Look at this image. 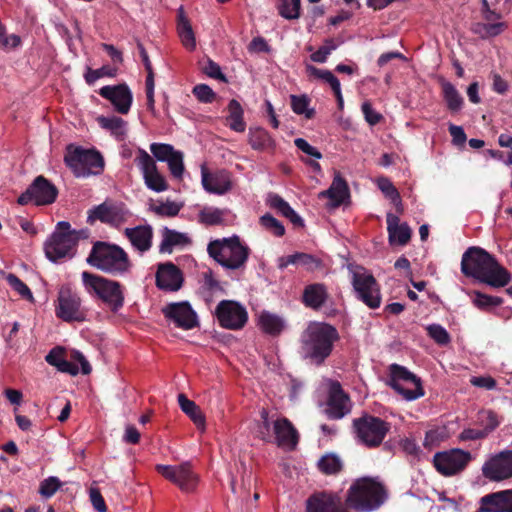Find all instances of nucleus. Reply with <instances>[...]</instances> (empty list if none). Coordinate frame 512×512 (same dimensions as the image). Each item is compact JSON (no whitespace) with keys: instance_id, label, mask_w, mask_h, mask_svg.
<instances>
[{"instance_id":"f257e3e1","label":"nucleus","mask_w":512,"mask_h":512,"mask_svg":"<svg viewBox=\"0 0 512 512\" xmlns=\"http://www.w3.org/2000/svg\"><path fill=\"white\" fill-rule=\"evenodd\" d=\"M461 271L493 288H502L512 279L511 273L496 258L480 247H470L462 255Z\"/></svg>"},{"instance_id":"f03ea898","label":"nucleus","mask_w":512,"mask_h":512,"mask_svg":"<svg viewBox=\"0 0 512 512\" xmlns=\"http://www.w3.org/2000/svg\"><path fill=\"white\" fill-rule=\"evenodd\" d=\"M337 329L327 323H311L302 334L304 358L317 366L331 355L334 343L339 340Z\"/></svg>"},{"instance_id":"7ed1b4c3","label":"nucleus","mask_w":512,"mask_h":512,"mask_svg":"<svg viewBox=\"0 0 512 512\" xmlns=\"http://www.w3.org/2000/svg\"><path fill=\"white\" fill-rule=\"evenodd\" d=\"M86 261L90 266L112 276H123L132 267L129 256L123 248L104 241L93 243Z\"/></svg>"},{"instance_id":"20e7f679","label":"nucleus","mask_w":512,"mask_h":512,"mask_svg":"<svg viewBox=\"0 0 512 512\" xmlns=\"http://www.w3.org/2000/svg\"><path fill=\"white\" fill-rule=\"evenodd\" d=\"M207 252L219 265L231 271L244 270L250 255L249 247L242 244L237 235L210 241Z\"/></svg>"},{"instance_id":"39448f33","label":"nucleus","mask_w":512,"mask_h":512,"mask_svg":"<svg viewBox=\"0 0 512 512\" xmlns=\"http://www.w3.org/2000/svg\"><path fill=\"white\" fill-rule=\"evenodd\" d=\"M88 237V229L75 230L71 226H56V230L44 243L45 255L52 262L71 258L76 252L78 241Z\"/></svg>"},{"instance_id":"423d86ee","label":"nucleus","mask_w":512,"mask_h":512,"mask_svg":"<svg viewBox=\"0 0 512 512\" xmlns=\"http://www.w3.org/2000/svg\"><path fill=\"white\" fill-rule=\"evenodd\" d=\"M385 500L383 486L369 478L357 480L348 490L346 505L360 512H371Z\"/></svg>"},{"instance_id":"0eeeda50","label":"nucleus","mask_w":512,"mask_h":512,"mask_svg":"<svg viewBox=\"0 0 512 512\" xmlns=\"http://www.w3.org/2000/svg\"><path fill=\"white\" fill-rule=\"evenodd\" d=\"M82 281L86 291L100 299L112 312H118L124 305L122 285L103 276L82 272Z\"/></svg>"},{"instance_id":"6e6552de","label":"nucleus","mask_w":512,"mask_h":512,"mask_svg":"<svg viewBox=\"0 0 512 512\" xmlns=\"http://www.w3.org/2000/svg\"><path fill=\"white\" fill-rule=\"evenodd\" d=\"M64 162L76 177L98 175L104 168V159L98 151L74 145L67 147Z\"/></svg>"},{"instance_id":"1a4fd4ad","label":"nucleus","mask_w":512,"mask_h":512,"mask_svg":"<svg viewBox=\"0 0 512 512\" xmlns=\"http://www.w3.org/2000/svg\"><path fill=\"white\" fill-rule=\"evenodd\" d=\"M353 429L359 442L369 448H376L382 444L391 424L379 417L364 414L353 420Z\"/></svg>"},{"instance_id":"9d476101","label":"nucleus","mask_w":512,"mask_h":512,"mask_svg":"<svg viewBox=\"0 0 512 512\" xmlns=\"http://www.w3.org/2000/svg\"><path fill=\"white\" fill-rule=\"evenodd\" d=\"M389 372L387 384L405 400H416L424 395L420 378L406 367L393 363L389 366Z\"/></svg>"},{"instance_id":"9b49d317","label":"nucleus","mask_w":512,"mask_h":512,"mask_svg":"<svg viewBox=\"0 0 512 512\" xmlns=\"http://www.w3.org/2000/svg\"><path fill=\"white\" fill-rule=\"evenodd\" d=\"M348 269L352 272V286L356 292L357 298L361 300L370 309H377L381 305L380 286L374 276L368 273L363 267L352 269V265H348Z\"/></svg>"},{"instance_id":"f8f14e48","label":"nucleus","mask_w":512,"mask_h":512,"mask_svg":"<svg viewBox=\"0 0 512 512\" xmlns=\"http://www.w3.org/2000/svg\"><path fill=\"white\" fill-rule=\"evenodd\" d=\"M58 195V189L44 176H37L19 198L18 203L26 205L32 203L36 206L52 204Z\"/></svg>"},{"instance_id":"ddd939ff","label":"nucleus","mask_w":512,"mask_h":512,"mask_svg":"<svg viewBox=\"0 0 512 512\" xmlns=\"http://www.w3.org/2000/svg\"><path fill=\"white\" fill-rule=\"evenodd\" d=\"M156 471L187 493L194 491L198 483V476L192 471L189 462L174 466L158 464Z\"/></svg>"},{"instance_id":"4468645a","label":"nucleus","mask_w":512,"mask_h":512,"mask_svg":"<svg viewBox=\"0 0 512 512\" xmlns=\"http://www.w3.org/2000/svg\"><path fill=\"white\" fill-rule=\"evenodd\" d=\"M215 314L221 327L230 330H239L248 320L246 309L238 302L222 300L218 303Z\"/></svg>"},{"instance_id":"2eb2a0df","label":"nucleus","mask_w":512,"mask_h":512,"mask_svg":"<svg viewBox=\"0 0 512 512\" xmlns=\"http://www.w3.org/2000/svg\"><path fill=\"white\" fill-rule=\"evenodd\" d=\"M56 316L65 322H83L86 319L85 312L81 309V299L69 288H62L58 295Z\"/></svg>"},{"instance_id":"dca6fc26","label":"nucleus","mask_w":512,"mask_h":512,"mask_svg":"<svg viewBox=\"0 0 512 512\" xmlns=\"http://www.w3.org/2000/svg\"><path fill=\"white\" fill-rule=\"evenodd\" d=\"M471 460V454L461 449L438 452L433 457L436 470L444 476H451L462 471Z\"/></svg>"},{"instance_id":"f3484780","label":"nucleus","mask_w":512,"mask_h":512,"mask_svg":"<svg viewBox=\"0 0 512 512\" xmlns=\"http://www.w3.org/2000/svg\"><path fill=\"white\" fill-rule=\"evenodd\" d=\"M482 474L490 481H502L512 477V450H504L492 456L482 467Z\"/></svg>"},{"instance_id":"a211bd4d","label":"nucleus","mask_w":512,"mask_h":512,"mask_svg":"<svg viewBox=\"0 0 512 512\" xmlns=\"http://www.w3.org/2000/svg\"><path fill=\"white\" fill-rule=\"evenodd\" d=\"M87 221L120 224L129 221V213L123 204L105 201L89 211Z\"/></svg>"},{"instance_id":"6ab92c4d","label":"nucleus","mask_w":512,"mask_h":512,"mask_svg":"<svg viewBox=\"0 0 512 512\" xmlns=\"http://www.w3.org/2000/svg\"><path fill=\"white\" fill-rule=\"evenodd\" d=\"M166 319L171 320L175 325L184 330H190L198 326L196 312L188 302H174L162 308Z\"/></svg>"},{"instance_id":"aec40b11","label":"nucleus","mask_w":512,"mask_h":512,"mask_svg":"<svg viewBox=\"0 0 512 512\" xmlns=\"http://www.w3.org/2000/svg\"><path fill=\"white\" fill-rule=\"evenodd\" d=\"M135 161L143 173L148 188L156 192L167 189V183L164 177L158 172L155 161L144 149H138V155Z\"/></svg>"},{"instance_id":"412c9836","label":"nucleus","mask_w":512,"mask_h":512,"mask_svg":"<svg viewBox=\"0 0 512 512\" xmlns=\"http://www.w3.org/2000/svg\"><path fill=\"white\" fill-rule=\"evenodd\" d=\"M155 282L160 290L176 292L183 286L184 275L178 266L167 261L158 264Z\"/></svg>"},{"instance_id":"4be33fe9","label":"nucleus","mask_w":512,"mask_h":512,"mask_svg":"<svg viewBox=\"0 0 512 512\" xmlns=\"http://www.w3.org/2000/svg\"><path fill=\"white\" fill-rule=\"evenodd\" d=\"M99 94L109 100L118 113L127 114L129 112L133 96L126 84L104 86L99 90Z\"/></svg>"},{"instance_id":"5701e85b","label":"nucleus","mask_w":512,"mask_h":512,"mask_svg":"<svg viewBox=\"0 0 512 512\" xmlns=\"http://www.w3.org/2000/svg\"><path fill=\"white\" fill-rule=\"evenodd\" d=\"M307 512H348L341 497L333 492H320L307 499Z\"/></svg>"},{"instance_id":"b1692460","label":"nucleus","mask_w":512,"mask_h":512,"mask_svg":"<svg viewBox=\"0 0 512 512\" xmlns=\"http://www.w3.org/2000/svg\"><path fill=\"white\" fill-rule=\"evenodd\" d=\"M202 185L209 193L223 195L232 189L231 174L227 170H217L210 173L203 165L201 167Z\"/></svg>"},{"instance_id":"393cba45","label":"nucleus","mask_w":512,"mask_h":512,"mask_svg":"<svg viewBox=\"0 0 512 512\" xmlns=\"http://www.w3.org/2000/svg\"><path fill=\"white\" fill-rule=\"evenodd\" d=\"M319 199H327L328 208H337L349 198V187L346 180L336 173L333 181L327 190L318 194Z\"/></svg>"},{"instance_id":"a878e982","label":"nucleus","mask_w":512,"mask_h":512,"mask_svg":"<svg viewBox=\"0 0 512 512\" xmlns=\"http://www.w3.org/2000/svg\"><path fill=\"white\" fill-rule=\"evenodd\" d=\"M349 397L341 385L336 382L331 385L327 401L326 413L330 419H341L350 409L348 407Z\"/></svg>"},{"instance_id":"bb28decb","label":"nucleus","mask_w":512,"mask_h":512,"mask_svg":"<svg viewBox=\"0 0 512 512\" xmlns=\"http://www.w3.org/2000/svg\"><path fill=\"white\" fill-rule=\"evenodd\" d=\"M480 502L483 511L512 512V489L487 494Z\"/></svg>"},{"instance_id":"cd10ccee","label":"nucleus","mask_w":512,"mask_h":512,"mask_svg":"<svg viewBox=\"0 0 512 512\" xmlns=\"http://www.w3.org/2000/svg\"><path fill=\"white\" fill-rule=\"evenodd\" d=\"M274 438L279 446L294 449L299 441V435L293 424L287 418H281L273 423Z\"/></svg>"},{"instance_id":"c85d7f7f","label":"nucleus","mask_w":512,"mask_h":512,"mask_svg":"<svg viewBox=\"0 0 512 512\" xmlns=\"http://www.w3.org/2000/svg\"><path fill=\"white\" fill-rule=\"evenodd\" d=\"M329 298L327 287L324 283H311L305 286L302 294V302L305 307L315 311L320 310Z\"/></svg>"},{"instance_id":"c756f323","label":"nucleus","mask_w":512,"mask_h":512,"mask_svg":"<svg viewBox=\"0 0 512 512\" xmlns=\"http://www.w3.org/2000/svg\"><path fill=\"white\" fill-rule=\"evenodd\" d=\"M124 234L131 245L141 253L148 251L152 247L153 231L151 226L127 227Z\"/></svg>"},{"instance_id":"7c9ffc66","label":"nucleus","mask_w":512,"mask_h":512,"mask_svg":"<svg viewBox=\"0 0 512 512\" xmlns=\"http://www.w3.org/2000/svg\"><path fill=\"white\" fill-rule=\"evenodd\" d=\"M163 238L159 246L162 253H172L174 248H183L191 243L186 233L171 230L167 227L163 230Z\"/></svg>"},{"instance_id":"2f4dec72","label":"nucleus","mask_w":512,"mask_h":512,"mask_svg":"<svg viewBox=\"0 0 512 512\" xmlns=\"http://www.w3.org/2000/svg\"><path fill=\"white\" fill-rule=\"evenodd\" d=\"M248 142L250 146L257 151L273 152L275 150V140L271 135L261 127L249 129Z\"/></svg>"},{"instance_id":"473e14b6","label":"nucleus","mask_w":512,"mask_h":512,"mask_svg":"<svg viewBox=\"0 0 512 512\" xmlns=\"http://www.w3.org/2000/svg\"><path fill=\"white\" fill-rule=\"evenodd\" d=\"M138 49H139L142 61L144 63L145 69L147 71V77H146L147 107H148V110L154 114L155 113L154 72H153V68H152V64L150 62L149 56H148L144 46L141 43H138Z\"/></svg>"},{"instance_id":"72a5a7b5","label":"nucleus","mask_w":512,"mask_h":512,"mask_svg":"<svg viewBox=\"0 0 512 512\" xmlns=\"http://www.w3.org/2000/svg\"><path fill=\"white\" fill-rule=\"evenodd\" d=\"M177 30L183 46L189 51L196 48L195 34L192 29L191 23L185 15L183 7L178 9V25Z\"/></svg>"},{"instance_id":"f704fd0d","label":"nucleus","mask_w":512,"mask_h":512,"mask_svg":"<svg viewBox=\"0 0 512 512\" xmlns=\"http://www.w3.org/2000/svg\"><path fill=\"white\" fill-rule=\"evenodd\" d=\"M227 111L228 115L226 121L229 128L238 133L244 132L246 123L244 121V111L241 104L236 99H232L228 103Z\"/></svg>"},{"instance_id":"c9c22d12","label":"nucleus","mask_w":512,"mask_h":512,"mask_svg":"<svg viewBox=\"0 0 512 512\" xmlns=\"http://www.w3.org/2000/svg\"><path fill=\"white\" fill-rule=\"evenodd\" d=\"M178 404L181 410L191 419V421L201 429L205 427V416L196 403L187 398L183 393L178 395Z\"/></svg>"},{"instance_id":"e433bc0d","label":"nucleus","mask_w":512,"mask_h":512,"mask_svg":"<svg viewBox=\"0 0 512 512\" xmlns=\"http://www.w3.org/2000/svg\"><path fill=\"white\" fill-rule=\"evenodd\" d=\"M439 83L441 85L442 95L447 104V108L451 112H458L463 106V98L460 93L451 82L447 81L443 77L439 78Z\"/></svg>"},{"instance_id":"4c0bfd02","label":"nucleus","mask_w":512,"mask_h":512,"mask_svg":"<svg viewBox=\"0 0 512 512\" xmlns=\"http://www.w3.org/2000/svg\"><path fill=\"white\" fill-rule=\"evenodd\" d=\"M268 202L270 207L275 209L279 214L285 217L292 224H302L299 215L291 208V206L279 195H269Z\"/></svg>"},{"instance_id":"58836bf2","label":"nucleus","mask_w":512,"mask_h":512,"mask_svg":"<svg viewBox=\"0 0 512 512\" xmlns=\"http://www.w3.org/2000/svg\"><path fill=\"white\" fill-rule=\"evenodd\" d=\"M259 323L265 333L273 336L279 335L284 329L283 319L276 314L266 311L261 313Z\"/></svg>"},{"instance_id":"ea45409f","label":"nucleus","mask_w":512,"mask_h":512,"mask_svg":"<svg viewBox=\"0 0 512 512\" xmlns=\"http://www.w3.org/2000/svg\"><path fill=\"white\" fill-rule=\"evenodd\" d=\"M387 230L391 246H405L412 236V230L409 226H387Z\"/></svg>"},{"instance_id":"a19ab883","label":"nucleus","mask_w":512,"mask_h":512,"mask_svg":"<svg viewBox=\"0 0 512 512\" xmlns=\"http://www.w3.org/2000/svg\"><path fill=\"white\" fill-rule=\"evenodd\" d=\"M317 466L323 474L335 475L342 470L343 463L337 455L329 453L319 459Z\"/></svg>"},{"instance_id":"79ce46f5","label":"nucleus","mask_w":512,"mask_h":512,"mask_svg":"<svg viewBox=\"0 0 512 512\" xmlns=\"http://www.w3.org/2000/svg\"><path fill=\"white\" fill-rule=\"evenodd\" d=\"M97 122L101 126V128L110 131L111 134L117 137H123L125 135L126 121H124L120 117L99 116L97 118Z\"/></svg>"},{"instance_id":"37998d69","label":"nucleus","mask_w":512,"mask_h":512,"mask_svg":"<svg viewBox=\"0 0 512 512\" xmlns=\"http://www.w3.org/2000/svg\"><path fill=\"white\" fill-rule=\"evenodd\" d=\"M472 302L478 309L489 311L493 307L502 305L504 300L498 296H491L479 291H475L473 293Z\"/></svg>"},{"instance_id":"c03bdc74","label":"nucleus","mask_w":512,"mask_h":512,"mask_svg":"<svg viewBox=\"0 0 512 512\" xmlns=\"http://www.w3.org/2000/svg\"><path fill=\"white\" fill-rule=\"evenodd\" d=\"M279 14L288 20L298 19L300 17L301 0H279Z\"/></svg>"},{"instance_id":"a18cd8bd","label":"nucleus","mask_w":512,"mask_h":512,"mask_svg":"<svg viewBox=\"0 0 512 512\" xmlns=\"http://www.w3.org/2000/svg\"><path fill=\"white\" fill-rule=\"evenodd\" d=\"M342 43V40H335L333 38H327L324 40V44L319 47L317 51L311 54L310 58L313 62L324 63L326 62L330 53L337 49Z\"/></svg>"},{"instance_id":"49530a36","label":"nucleus","mask_w":512,"mask_h":512,"mask_svg":"<svg viewBox=\"0 0 512 512\" xmlns=\"http://www.w3.org/2000/svg\"><path fill=\"white\" fill-rule=\"evenodd\" d=\"M291 107L294 113L298 115H305L307 119L314 117V109H309V98L306 95L296 96L291 95Z\"/></svg>"},{"instance_id":"de8ad7c7","label":"nucleus","mask_w":512,"mask_h":512,"mask_svg":"<svg viewBox=\"0 0 512 512\" xmlns=\"http://www.w3.org/2000/svg\"><path fill=\"white\" fill-rule=\"evenodd\" d=\"M117 71V68L108 65H104L99 69L87 67L84 78L88 84H93L96 80L102 77H115L117 75Z\"/></svg>"},{"instance_id":"09e8293b","label":"nucleus","mask_w":512,"mask_h":512,"mask_svg":"<svg viewBox=\"0 0 512 512\" xmlns=\"http://www.w3.org/2000/svg\"><path fill=\"white\" fill-rule=\"evenodd\" d=\"M306 71L309 76H313L317 79L323 80L330 85L331 88H338V78L329 70L319 69L313 65H307Z\"/></svg>"},{"instance_id":"8fccbe9b","label":"nucleus","mask_w":512,"mask_h":512,"mask_svg":"<svg viewBox=\"0 0 512 512\" xmlns=\"http://www.w3.org/2000/svg\"><path fill=\"white\" fill-rule=\"evenodd\" d=\"M6 280H7L8 284L16 292H18L22 298H24L30 302L34 301V297H33V294L31 292L30 288L19 277H17L15 274L9 273L6 277Z\"/></svg>"},{"instance_id":"3c124183","label":"nucleus","mask_w":512,"mask_h":512,"mask_svg":"<svg viewBox=\"0 0 512 512\" xmlns=\"http://www.w3.org/2000/svg\"><path fill=\"white\" fill-rule=\"evenodd\" d=\"M427 334L438 345L445 346L450 343L451 337L447 330L440 324H431L426 328Z\"/></svg>"},{"instance_id":"603ef678","label":"nucleus","mask_w":512,"mask_h":512,"mask_svg":"<svg viewBox=\"0 0 512 512\" xmlns=\"http://www.w3.org/2000/svg\"><path fill=\"white\" fill-rule=\"evenodd\" d=\"M261 421L258 424L257 435L260 439L266 442H271L274 432H271V422L269 420L268 411L262 409L260 412Z\"/></svg>"},{"instance_id":"864d4df0","label":"nucleus","mask_w":512,"mask_h":512,"mask_svg":"<svg viewBox=\"0 0 512 512\" xmlns=\"http://www.w3.org/2000/svg\"><path fill=\"white\" fill-rule=\"evenodd\" d=\"M61 486L62 483L57 477L50 476L40 483L39 493L44 498H50L58 491V489H60Z\"/></svg>"},{"instance_id":"5fc2aeb1","label":"nucleus","mask_w":512,"mask_h":512,"mask_svg":"<svg viewBox=\"0 0 512 512\" xmlns=\"http://www.w3.org/2000/svg\"><path fill=\"white\" fill-rule=\"evenodd\" d=\"M229 213L219 209H206L201 213V221L204 224H220L229 219L226 217Z\"/></svg>"},{"instance_id":"6e6d98bb","label":"nucleus","mask_w":512,"mask_h":512,"mask_svg":"<svg viewBox=\"0 0 512 512\" xmlns=\"http://www.w3.org/2000/svg\"><path fill=\"white\" fill-rule=\"evenodd\" d=\"M378 186L380 190L388 197L392 203L396 206L401 204L400 194L393 185V183L387 178H381L378 181Z\"/></svg>"},{"instance_id":"4d7b16f0","label":"nucleus","mask_w":512,"mask_h":512,"mask_svg":"<svg viewBox=\"0 0 512 512\" xmlns=\"http://www.w3.org/2000/svg\"><path fill=\"white\" fill-rule=\"evenodd\" d=\"M298 265L305 267L308 271H315L323 266L320 258L303 252H298Z\"/></svg>"},{"instance_id":"13d9d810","label":"nucleus","mask_w":512,"mask_h":512,"mask_svg":"<svg viewBox=\"0 0 512 512\" xmlns=\"http://www.w3.org/2000/svg\"><path fill=\"white\" fill-rule=\"evenodd\" d=\"M150 150L157 160L166 162L175 152L173 146L161 143L151 144Z\"/></svg>"},{"instance_id":"bf43d9fd","label":"nucleus","mask_w":512,"mask_h":512,"mask_svg":"<svg viewBox=\"0 0 512 512\" xmlns=\"http://www.w3.org/2000/svg\"><path fill=\"white\" fill-rule=\"evenodd\" d=\"M192 92L202 103H212L216 98L215 92L206 84L196 85Z\"/></svg>"},{"instance_id":"052dcab7","label":"nucleus","mask_w":512,"mask_h":512,"mask_svg":"<svg viewBox=\"0 0 512 512\" xmlns=\"http://www.w3.org/2000/svg\"><path fill=\"white\" fill-rule=\"evenodd\" d=\"M169 170L175 178H181L184 172L183 155L179 151L174 154L167 161Z\"/></svg>"},{"instance_id":"680f3d73","label":"nucleus","mask_w":512,"mask_h":512,"mask_svg":"<svg viewBox=\"0 0 512 512\" xmlns=\"http://www.w3.org/2000/svg\"><path fill=\"white\" fill-rule=\"evenodd\" d=\"M480 420L484 425L483 431L486 436H488L492 431H494L499 426L498 416L493 411L483 412Z\"/></svg>"},{"instance_id":"e2e57ef3","label":"nucleus","mask_w":512,"mask_h":512,"mask_svg":"<svg viewBox=\"0 0 512 512\" xmlns=\"http://www.w3.org/2000/svg\"><path fill=\"white\" fill-rule=\"evenodd\" d=\"M203 73L208 77L218 79L222 82H228L226 76L222 73L220 66L211 59H208L202 67Z\"/></svg>"},{"instance_id":"0e129e2a","label":"nucleus","mask_w":512,"mask_h":512,"mask_svg":"<svg viewBox=\"0 0 512 512\" xmlns=\"http://www.w3.org/2000/svg\"><path fill=\"white\" fill-rule=\"evenodd\" d=\"M361 109L364 114L365 120L370 125H376V124L380 123L381 120L383 119V116L373 109V107L369 101L363 102Z\"/></svg>"},{"instance_id":"69168bd1","label":"nucleus","mask_w":512,"mask_h":512,"mask_svg":"<svg viewBox=\"0 0 512 512\" xmlns=\"http://www.w3.org/2000/svg\"><path fill=\"white\" fill-rule=\"evenodd\" d=\"M153 210L158 215L172 217L179 213L180 206L174 202H166L155 206Z\"/></svg>"},{"instance_id":"338daca9","label":"nucleus","mask_w":512,"mask_h":512,"mask_svg":"<svg viewBox=\"0 0 512 512\" xmlns=\"http://www.w3.org/2000/svg\"><path fill=\"white\" fill-rule=\"evenodd\" d=\"M295 146L301 150L303 153L314 157L315 159L322 158V154L320 151H318L315 147L311 146L305 139L303 138H296L294 140Z\"/></svg>"},{"instance_id":"774afa93","label":"nucleus","mask_w":512,"mask_h":512,"mask_svg":"<svg viewBox=\"0 0 512 512\" xmlns=\"http://www.w3.org/2000/svg\"><path fill=\"white\" fill-rule=\"evenodd\" d=\"M470 383L475 387L484 388L487 390H492L496 388L497 385L496 380L491 376L472 377Z\"/></svg>"}]
</instances>
